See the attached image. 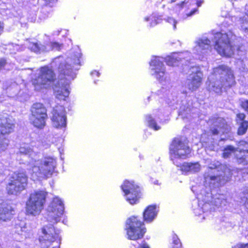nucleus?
I'll return each instance as SVG.
<instances>
[{
	"mask_svg": "<svg viewBox=\"0 0 248 248\" xmlns=\"http://www.w3.org/2000/svg\"><path fill=\"white\" fill-rule=\"evenodd\" d=\"M203 1H202V0H199V1H198L197 2H196V4H197V7H200L201 6V5L202 4Z\"/></svg>",
	"mask_w": 248,
	"mask_h": 248,
	"instance_id": "45",
	"label": "nucleus"
},
{
	"mask_svg": "<svg viewBox=\"0 0 248 248\" xmlns=\"http://www.w3.org/2000/svg\"><path fill=\"white\" fill-rule=\"evenodd\" d=\"M241 106L246 111L248 112V100L242 101Z\"/></svg>",
	"mask_w": 248,
	"mask_h": 248,
	"instance_id": "40",
	"label": "nucleus"
},
{
	"mask_svg": "<svg viewBox=\"0 0 248 248\" xmlns=\"http://www.w3.org/2000/svg\"><path fill=\"white\" fill-rule=\"evenodd\" d=\"M153 17H147L145 18V20L147 21H149L150 20H153Z\"/></svg>",
	"mask_w": 248,
	"mask_h": 248,
	"instance_id": "47",
	"label": "nucleus"
},
{
	"mask_svg": "<svg viewBox=\"0 0 248 248\" xmlns=\"http://www.w3.org/2000/svg\"><path fill=\"white\" fill-rule=\"evenodd\" d=\"M162 61L163 58L155 57L150 62L151 74L160 82L166 79L165 68Z\"/></svg>",
	"mask_w": 248,
	"mask_h": 248,
	"instance_id": "19",
	"label": "nucleus"
},
{
	"mask_svg": "<svg viewBox=\"0 0 248 248\" xmlns=\"http://www.w3.org/2000/svg\"><path fill=\"white\" fill-rule=\"evenodd\" d=\"M91 74L92 76H93L94 75H96L97 77H98L100 75V73L96 71H94L92 72Z\"/></svg>",
	"mask_w": 248,
	"mask_h": 248,
	"instance_id": "44",
	"label": "nucleus"
},
{
	"mask_svg": "<svg viewBox=\"0 0 248 248\" xmlns=\"http://www.w3.org/2000/svg\"><path fill=\"white\" fill-rule=\"evenodd\" d=\"M14 232L19 235L21 239L30 237L32 235V228L23 221H18L14 228Z\"/></svg>",
	"mask_w": 248,
	"mask_h": 248,
	"instance_id": "22",
	"label": "nucleus"
},
{
	"mask_svg": "<svg viewBox=\"0 0 248 248\" xmlns=\"http://www.w3.org/2000/svg\"><path fill=\"white\" fill-rule=\"evenodd\" d=\"M35 111L38 113L36 117L38 118H41L46 120L47 118V115L46 114V109L44 107L43 105L41 103H36L33 105L31 111V117H34V111Z\"/></svg>",
	"mask_w": 248,
	"mask_h": 248,
	"instance_id": "27",
	"label": "nucleus"
},
{
	"mask_svg": "<svg viewBox=\"0 0 248 248\" xmlns=\"http://www.w3.org/2000/svg\"><path fill=\"white\" fill-rule=\"evenodd\" d=\"M211 47V41L206 37H202L196 41V45L193 49L195 58L201 59Z\"/></svg>",
	"mask_w": 248,
	"mask_h": 248,
	"instance_id": "21",
	"label": "nucleus"
},
{
	"mask_svg": "<svg viewBox=\"0 0 248 248\" xmlns=\"http://www.w3.org/2000/svg\"><path fill=\"white\" fill-rule=\"evenodd\" d=\"M81 56L79 51L72 58H67L64 61L62 57H59L53 62L52 64L54 63L59 64L58 72L60 74V80L53 88L57 99L64 100L68 96L70 81L76 77V74L74 71L79 68Z\"/></svg>",
	"mask_w": 248,
	"mask_h": 248,
	"instance_id": "1",
	"label": "nucleus"
},
{
	"mask_svg": "<svg viewBox=\"0 0 248 248\" xmlns=\"http://www.w3.org/2000/svg\"><path fill=\"white\" fill-rule=\"evenodd\" d=\"M235 38L236 36L230 29H222L221 31L214 33L215 49L221 56L231 57L235 50L232 41Z\"/></svg>",
	"mask_w": 248,
	"mask_h": 248,
	"instance_id": "4",
	"label": "nucleus"
},
{
	"mask_svg": "<svg viewBox=\"0 0 248 248\" xmlns=\"http://www.w3.org/2000/svg\"><path fill=\"white\" fill-rule=\"evenodd\" d=\"M19 153L20 154L25 155V157L31 158L30 160L34 156L35 153L32 151V149L27 144H24L19 148Z\"/></svg>",
	"mask_w": 248,
	"mask_h": 248,
	"instance_id": "30",
	"label": "nucleus"
},
{
	"mask_svg": "<svg viewBox=\"0 0 248 248\" xmlns=\"http://www.w3.org/2000/svg\"><path fill=\"white\" fill-rule=\"evenodd\" d=\"M190 54L188 51H185L179 53H173L170 56H168L165 58V61L168 65H177L180 61L183 64V61L188 62L190 60Z\"/></svg>",
	"mask_w": 248,
	"mask_h": 248,
	"instance_id": "23",
	"label": "nucleus"
},
{
	"mask_svg": "<svg viewBox=\"0 0 248 248\" xmlns=\"http://www.w3.org/2000/svg\"><path fill=\"white\" fill-rule=\"evenodd\" d=\"M28 47L31 51L35 53L46 52V49H45V46L42 44L31 43L29 44Z\"/></svg>",
	"mask_w": 248,
	"mask_h": 248,
	"instance_id": "31",
	"label": "nucleus"
},
{
	"mask_svg": "<svg viewBox=\"0 0 248 248\" xmlns=\"http://www.w3.org/2000/svg\"><path fill=\"white\" fill-rule=\"evenodd\" d=\"M190 153L188 142L184 138H175L170 147V154L171 160L176 166H179L178 159H186Z\"/></svg>",
	"mask_w": 248,
	"mask_h": 248,
	"instance_id": "7",
	"label": "nucleus"
},
{
	"mask_svg": "<svg viewBox=\"0 0 248 248\" xmlns=\"http://www.w3.org/2000/svg\"><path fill=\"white\" fill-rule=\"evenodd\" d=\"M154 184L156 185L158 184V181H155Z\"/></svg>",
	"mask_w": 248,
	"mask_h": 248,
	"instance_id": "50",
	"label": "nucleus"
},
{
	"mask_svg": "<svg viewBox=\"0 0 248 248\" xmlns=\"http://www.w3.org/2000/svg\"><path fill=\"white\" fill-rule=\"evenodd\" d=\"M14 211L11 206L6 205V206L0 208V220L2 221H6L10 219Z\"/></svg>",
	"mask_w": 248,
	"mask_h": 248,
	"instance_id": "28",
	"label": "nucleus"
},
{
	"mask_svg": "<svg viewBox=\"0 0 248 248\" xmlns=\"http://www.w3.org/2000/svg\"><path fill=\"white\" fill-rule=\"evenodd\" d=\"M3 24L0 22V34L3 31Z\"/></svg>",
	"mask_w": 248,
	"mask_h": 248,
	"instance_id": "46",
	"label": "nucleus"
},
{
	"mask_svg": "<svg viewBox=\"0 0 248 248\" xmlns=\"http://www.w3.org/2000/svg\"><path fill=\"white\" fill-rule=\"evenodd\" d=\"M212 194L210 192H206L203 200L205 201L204 203L202 202L199 204L198 207L194 209V213L196 216H201L203 214L202 219L205 218L208 214L205 212L209 210H211V205L216 207H220L225 205L227 201L225 197L223 195L217 194L213 197Z\"/></svg>",
	"mask_w": 248,
	"mask_h": 248,
	"instance_id": "6",
	"label": "nucleus"
},
{
	"mask_svg": "<svg viewBox=\"0 0 248 248\" xmlns=\"http://www.w3.org/2000/svg\"><path fill=\"white\" fill-rule=\"evenodd\" d=\"M146 120L149 124V127L151 128L154 129L155 130H158L160 129V127L156 124L155 122L152 118L151 116H146Z\"/></svg>",
	"mask_w": 248,
	"mask_h": 248,
	"instance_id": "35",
	"label": "nucleus"
},
{
	"mask_svg": "<svg viewBox=\"0 0 248 248\" xmlns=\"http://www.w3.org/2000/svg\"><path fill=\"white\" fill-rule=\"evenodd\" d=\"M195 0H185L180 4H177L174 10L176 12L178 10L182 9L183 10L180 17L183 19H186L193 16L197 11V9L195 7Z\"/></svg>",
	"mask_w": 248,
	"mask_h": 248,
	"instance_id": "20",
	"label": "nucleus"
},
{
	"mask_svg": "<svg viewBox=\"0 0 248 248\" xmlns=\"http://www.w3.org/2000/svg\"><path fill=\"white\" fill-rule=\"evenodd\" d=\"M143 223L137 217H131L126 221L125 229L129 239L136 240L141 238L146 232Z\"/></svg>",
	"mask_w": 248,
	"mask_h": 248,
	"instance_id": "11",
	"label": "nucleus"
},
{
	"mask_svg": "<svg viewBox=\"0 0 248 248\" xmlns=\"http://www.w3.org/2000/svg\"><path fill=\"white\" fill-rule=\"evenodd\" d=\"M219 168L223 170L222 172L215 170L213 171H207L204 174V186L209 188L208 192L223 186L232 175V170L228 166L222 165Z\"/></svg>",
	"mask_w": 248,
	"mask_h": 248,
	"instance_id": "5",
	"label": "nucleus"
},
{
	"mask_svg": "<svg viewBox=\"0 0 248 248\" xmlns=\"http://www.w3.org/2000/svg\"><path fill=\"white\" fill-rule=\"evenodd\" d=\"M241 28L245 32L248 33V12L240 19Z\"/></svg>",
	"mask_w": 248,
	"mask_h": 248,
	"instance_id": "32",
	"label": "nucleus"
},
{
	"mask_svg": "<svg viewBox=\"0 0 248 248\" xmlns=\"http://www.w3.org/2000/svg\"><path fill=\"white\" fill-rule=\"evenodd\" d=\"M240 125L238 129L237 133L239 135H242L246 133L248 128V122L243 121L239 123Z\"/></svg>",
	"mask_w": 248,
	"mask_h": 248,
	"instance_id": "34",
	"label": "nucleus"
},
{
	"mask_svg": "<svg viewBox=\"0 0 248 248\" xmlns=\"http://www.w3.org/2000/svg\"><path fill=\"white\" fill-rule=\"evenodd\" d=\"M202 194L203 195V194H204V193H203V192H202Z\"/></svg>",
	"mask_w": 248,
	"mask_h": 248,
	"instance_id": "53",
	"label": "nucleus"
},
{
	"mask_svg": "<svg viewBox=\"0 0 248 248\" xmlns=\"http://www.w3.org/2000/svg\"><path fill=\"white\" fill-rule=\"evenodd\" d=\"M6 63V60L5 59H1L0 60V70L4 66Z\"/></svg>",
	"mask_w": 248,
	"mask_h": 248,
	"instance_id": "43",
	"label": "nucleus"
},
{
	"mask_svg": "<svg viewBox=\"0 0 248 248\" xmlns=\"http://www.w3.org/2000/svg\"><path fill=\"white\" fill-rule=\"evenodd\" d=\"M158 211L156 205L148 206L143 212V218L146 222H152L156 217Z\"/></svg>",
	"mask_w": 248,
	"mask_h": 248,
	"instance_id": "26",
	"label": "nucleus"
},
{
	"mask_svg": "<svg viewBox=\"0 0 248 248\" xmlns=\"http://www.w3.org/2000/svg\"><path fill=\"white\" fill-rule=\"evenodd\" d=\"M52 248H60L59 247H57V246H54L52 247Z\"/></svg>",
	"mask_w": 248,
	"mask_h": 248,
	"instance_id": "51",
	"label": "nucleus"
},
{
	"mask_svg": "<svg viewBox=\"0 0 248 248\" xmlns=\"http://www.w3.org/2000/svg\"><path fill=\"white\" fill-rule=\"evenodd\" d=\"M47 211L49 216L52 218V222L56 223L59 221V218L63 215L64 211L62 201L57 197L54 198L47 207Z\"/></svg>",
	"mask_w": 248,
	"mask_h": 248,
	"instance_id": "16",
	"label": "nucleus"
},
{
	"mask_svg": "<svg viewBox=\"0 0 248 248\" xmlns=\"http://www.w3.org/2000/svg\"><path fill=\"white\" fill-rule=\"evenodd\" d=\"M227 125L225 121L221 118L216 119L213 124L211 131L213 135H217L219 133H224L226 132Z\"/></svg>",
	"mask_w": 248,
	"mask_h": 248,
	"instance_id": "24",
	"label": "nucleus"
},
{
	"mask_svg": "<svg viewBox=\"0 0 248 248\" xmlns=\"http://www.w3.org/2000/svg\"><path fill=\"white\" fill-rule=\"evenodd\" d=\"M28 177L24 172L15 173L6 186L9 194L16 195L24 190L27 185Z\"/></svg>",
	"mask_w": 248,
	"mask_h": 248,
	"instance_id": "12",
	"label": "nucleus"
},
{
	"mask_svg": "<svg viewBox=\"0 0 248 248\" xmlns=\"http://www.w3.org/2000/svg\"><path fill=\"white\" fill-rule=\"evenodd\" d=\"M46 195V193L44 191H37L31 193L26 202L27 214L34 216L39 215L43 209Z\"/></svg>",
	"mask_w": 248,
	"mask_h": 248,
	"instance_id": "9",
	"label": "nucleus"
},
{
	"mask_svg": "<svg viewBox=\"0 0 248 248\" xmlns=\"http://www.w3.org/2000/svg\"><path fill=\"white\" fill-rule=\"evenodd\" d=\"M171 248H183L181 242L178 236L174 234L172 236Z\"/></svg>",
	"mask_w": 248,
	"mask_h": 248,
	"instance_id": "37",
	"label": "nucleus"
},
{
	"mask_svg": "<svg viewBox=\"0 0 248 248\" xmlns=\"http://www.w3.org/2000/svg\"><path fill=\"white\" fill-rule=\"evenodd\" d=\"M14 47L15 48V49H16V50H18L19 47V46H18V45H16V46H15Z\"/></svg>",
	"mask_w": 248,
	"mask_h": 248,
	"instance_id": "49",
	"label": "nucleus"
},
{
	"mask_svg": "<svg viewBox=\"0 0 248 248\" xmlns=\"http://www.w3.org/2000/svg\"><path fill=\"white\" fill-rule=\"evenodd\" d=\"M61 44L56 42H51L45 46V49H46V52L54 49L59 50L61 49Z\"/></svg>",
	"mask_w": 248,
	"mask_h": 248,
	"instance_id": "33",
	"label": "nucleus"
},
{
	"mask_svg": "<svg viewBox=\"0 0 248 248\" xmlns=\"http://www.w3.org/2000/svg\"><path fill=\"white\" fill-rule=\"evenodd\" d=\"M237 121L238 123H240L241 122L245 121V115L243 113H239L237 115Z\"/></svg>",
	"mask_w": 248,
	"mask_h": 248,
	"instance_id": "39",
	"label": "nucleus"
},
{
	"mask_svg": "<svg viewBox=\"0 0 248 248\" xmlns=\"http://www.w3.org/2000/svg\"><path fill=\"white\" fill-rule=\"evenodd\" d=\"M15 127L14 121L7 114L0 117V152L5 151L9 144V140L4 138V134L12 132Z\"/></svg>",
	"mask_w": 248,
	"mask_h": 248,
	"instance_id": "13",
	"label": "nucleus"
},
{
	"mask_svg": "<svg viewBox=\"0 0 248 248\" xmlns=\"http://www.w3.org/2000/svg\"><path fill=\"white\" fill-rule=\"evenodd\" d=\"M167 21L170 24L172 25L173 29L174 30L176 29L177 21L175 19L172 17H169L167 18Z\"/></svg>",
	"mask_w": 248,
	"mask_h": 248,
	"instance_id": "38",
	"label": "nucleus"
},
{
	"mask_svg": "<svg viewBox=\"0 0 248 248\" xmlns=\"http://www.w3.org/2000/svg\"><path fill=\"white\" fill-rule=\"evenodd\" d=\"M54 78V74L51 69L48 66L42 67L38 71L37 76L32 78V84L34 89L39 91L48 87Z\"/></svg>",
	"mask_w": 248,
	"mask_h": 248,
	"instance_id": "10",
	"label": "nucleus"
},
{
	"mask_svg": "<svg viewBox=\"0 0 248 248\" xmlns=\"http://www.w3.org/2000/svg\"><path fill=\"white\" fill-rule=\"evenodd\" d=\"M175 1V0H171V2H174Z\"/></svg>",
	"mask_w": 248,
	"mask_h": 248,
	"instance_id": "52",
	"label": "nucleus"
},
{
	"mask_svg": "<svg viewBox=\"0 0 248 248\" xmlns=\"http://www.w3.org/2000/svg\"><path fill=\"white\" fill-rule=\"evenodd\" d=\"M246 201L245 202L246 207L248 208V187L244 191Z\"/></svg>",
	"mask_w": 248,
	"mask_h": 248,
	"instance_id": "41",
	"label": "nucleus"
},
{
	"mask_svg": "<svg viewBox=\"0 0 248 248\" xmlns=\"http://www.w3.org/2000/svg\"><path fill=\"white\" fill-rule=\"evenodd\" d=\"M191 70L192 73L186 81L185 86L189 91L193 92L201 86L202 74L197 68L192 67Z\"/></svg>",
	"mask_w": 248,
	"mask_h": 248,
	"instance_id": "18",
	"label": "nucleus"
},
{
	"mask_svg": "<svg viewBox=\"0 0 248 248\" xmlns=\"http://www.w3.org/2000/svg\"><path fill=\"white\" fill-rule=\"evenodd\" d=\"M181 170L185 172L195 173L201 170V165L199 162H185L182 165L179 163Z\"/></svg>",
	"mask_w": 248,
	"mask_h": 248,
	"instance_id": "25",
	"label": "nucleus"
},
{
	"mask_svg": "<svg viewBox=\"0 0 248 248\" xmlns=\"http://www.w3.org/2000/svg\"><path fill=\"white\" fill-rule=\"evenodd\" d=\"M28 163L30 172L34 180H40L50 177L56 166L55 159L48 157L40 160L31 158Z\"/></svg>",
	"mask_w": 248,
	"mask_h": 248,
	"instance_id": "3",
	"label": "nucleus"
},
{
	"mask_svg": "<svg viewBox=\"0 0 248 248\" xmlns=\"http://www.w3.org/2000/svg\"><path fill=\"white\" fill-rule=\"evenodd\" d=\"M51 119L52 125L57 128H64L66 125V117L64 108L62 106H57L51 112Z\"/></svg>",
	"mask_w": 248,
	"mask_h": 248,
	"instance_id": "17",
	"label": "nucleus"
},
{
	"mask_svg": "<svg viewBox=\"0 0 248 248\" xmlns=\"http://www.w3.org/2000/svg\"><path fill=\"white\" fill-rule=\"evenodd\" d=\"M232 248H248V243L246 244H239L235 245Z\"/></svg>",
	"mask_w": 248,
	"mask_h": 248,
	"instance_id": "42",
	"label": "nucleus"
},
{
	"mask_svg": "<svg viewBox=\"0 0 248 248\" xmlns=\"http://www.w3.org/2000/svg\"><path fill=\"white\" fill-rule=\"evenodd\" d=\"M244 143L245 149L238 150L231 145L227 146L223 150L222 157L224 158L229 157L232 154L236 156L237 162L239 164L244 165L248 164V143L242 142Z\"/></svg>",
	"mask_w": 248,
	"mask_h": 248,
	"instance_id": "15",
	"label": "nucleus"
},
{
	"mask_svg": "<svg viewBox=\"0 0 248 248\" xmlns=\"http://www.w3.org/2000/svg\"><path fill=\"white\" fill-rule=\"evenodd\" d=\"M39 241L41 248H52L54 246L59 247L60 237L53 226L48 224L42 228Z\"/></svg>",
	"mask_w": 248,
	"mask_h": 248,
	"instance_id": "8",
	"label": "nucleus"
},
{
	"mask_svg": "<svg viewBox=\"0 0 248 248\" xmlns=\"http://www.w3.org/2000/svg\"><path fill=\"white\" fill-rule=\"evenodd\" d=\"M125 200L130 204H136L140 198V187L134 181L125 180L121 186Z\"/></svg>",
	"mask_w": 248,
	"mask_h": 248,
	"instance_id": "14",
	"label": "nucleus"
},
{
	"mask_svg": "<svg viewBox=\"0 0 248 248\" xmlns=\"http://www.w3.org/2000/svg\"><path fill=\"white\" fill-rule=\"evenodd\" d=\"M38 113L36 111H34V117H31V120L32 124L36 127L38 128L42 129L46 125V120L41 119L38 118L36 117L37 116Z\"/></svg>",
	"mask_w": 248,
	"mask_h": 248,
	"instance_id": "29",
	"label": "nucleus"
},
{
	"mask_svg": "<svg viewBox=\"0 0 248 248\" xmlns=\"http://www.w3.org/2000/svg\"><path fill=\"white\" fill-rule=\"evenodd\" d=\"M235 82L232 71L228 66L221 65L213 69L208 78L207 88L210 92L220 93L222 88L231 87Z\"/></svg>",
	"mask_w": 248,
	"mask_h": 248,
	"instance_id": "2",
	"label": "nucleus"
},
{
	"mask_svg": "<svg viewBox=\"0 0 248 248\" xmlns=\"http://www.w3.org/2000/svg\"><path fill=\"white\" fill-rule=\"evenodd\" d=\"M224 165V164H220L218 161H214L208 165V170L207 171H213L215 170H218L219 172H222L223 170H220V167L221 166Z\"/></svg>",
	"mask_w": 248,
	"mask_h": 248,
	"instance_id": "36",
	"label": "nucleus"
},
{
	"mask_svg": "<svg viewBox=\"0 0 248 248\" xmlns=\"http://www.w3.org/2000/svg\"><path fill=\"white\" fill-rule=\"evenodd\" d=\"M157 23H158L157 22H156V21H155L154 22L151 23V26H153L157 24Z\"/></svg>",
	"mask_w": 248,
	"mask_h": 248,
	"instance_id": "48",
	"label": "nucleus"
}]
</instances>
